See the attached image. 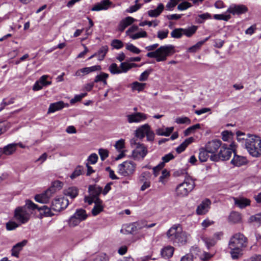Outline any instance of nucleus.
Listing matches in <instances>:
<instances>
[{"instance_id":"1","label":"nucleus","mask_w":261,"mask_h":261,"mask_svg":"<svg viewBox=\"0 0 261 261\" xmlns=\"http://www.w3.org/2000/svg\"><path fill=\"white\" fill-rule=\"evenodd\" d=\"M248 239L240 232L234 234L230 239L228 248L233 259H237L243 254L244 249L247 246Z\"/></svg>"},{"instance_id":"2","label":"nucleus","mask_w":261,"mask_h":261,"mask_svg":"<svg viewBox=\"0 0 261 261\" xmlns=\"http://www.w3.org/2000/svg\"><path fill=\"white\" fill-rule=\"evenodd\" d=\"M167 236L168 239L174 243L183 244L187 242L188 234L182 231L180 225L175 224L168 230Z\"/></svg>"},{"instance_id":"3","label":"nucleus","mask_w":261,"mask_h":261,"mask_svg":"<svg viewBox=\"0 0 261 261\" xmlns=\"http://www.w3.org/2000/svg\"><path fill=\"white\" fill-rule=\"evenodd\" d=\"M175 52V47L172 45H166L160 46L154 51L149 52L146 56L155 58L157 62L165 61L168 56L172 55Z\"/></svg>"},{"instance_id":"4","label":"nucleus","mask_w":261,"mask_h":261,"mask_svg":"<svg viewBox=\"0 0 261 261\" xmlns=\"http://www.w3.org/2000/svg\"><path fill=\"white\" fill-rule=\"evenodd\" d=\"M246 139L245 148L253 157L261 156V139L255 135L250 136Z\"/></svg>"},{"instance_id":"5","label":"nucleus","mask_w":261,"mask_h":261,"mask_svg":"<svg viewBox=\"0 0 261 261\" xmlns=\"http://www.w3.org/2000/svg\"><path fill=\"white\" fill-rule=\"evenodd\" d=\"M234 146L233 143L230 145V147H228V145L225 144H222L219 152L210 156L211 160L214 162L228 160L232 152H234Z\"/></svg>"},{"instance_id":"6","label":"nucleus","mask_w":261,"mask_h":261,"mask_svg":"<svg viewBox=\"0 0 261 261\" xmlns=\"http://www.w3.org/2000/svg\"><path fill=\"white\" fill-rule=\"evenodd\" d=\"M195 187L194 180L190 177L186 178L184 181L179 184L176 188V194L178 197L187 196Z\"/></svg>"},{"instance_id":"7","label":"nucleus","mask_w":261,"mask_h":261,"mask_svg":"<svg viewBox=\"0 0 261 261\" xmlns=\"http://www.w3.org/2000/svg\"><path fill=\"white\" fill-rule=\"evenodd\" d=\"M31 214L26 206H19L15 210L14 217L18 222L24 224L29 220Z\"/></svg>"},{"instance_id":"8","label":"nucleus","mask_w":261,"mask_h":261,"mask_svg":"<svg viewBox=\"0 0 261 261\" xmlns=\"http://www.w3.org/2000/svg\"><path fill=\"white\" fill-rule=\"evenodd\" d=\"M136 169V164L132 161H125L118 166L120 174L127 176L133 174Z\"/></svg>"},{"instance_id":"9","label":"nucleus","mask_w":261,"mask_h":261,"mask_svg":"<svg viewBox=\"0 0 261 261\" xmlns=\"http://www.w3.org/2000/svg\"><path fill=\"white\" fill-rule=\"evenodd\" d=\"M87 218L86 211L83 209H77L75 213L72 216L69 220V224L70 226H77L81 221L85 220Z\"/></svg>"},{"instance_id":"10","label":"nucleus","mask_w":261,"mask_h":261,"mask_svg":"<svg viewBox=\"0 0 261 261\" xmlns=\"http://www.w3.org/2000/svg\"><path fill=\"white\" fill-rule=\"evenodd\" d=\"M69 204V201L64 197L56 198L52 202L51 210L56 212H60L66 208Z\"/></svg>"},{"instance_id":"11","label":"nucleus","mask_w":261,"mask_h":261,"mask_svg":"<svg viewBox=\"0 0 261 261\" xmlns=\"http://www.w3.org/2000/svg\"><path fill=\"white\" fill-rule=\"evenodd\" d=\"M248 11L247 7L243 4H233L230 5L226 12L232 14L233 15H240L245 14Z\"/></svg>"},{"instance_id":"12","label":"nucleus","mask_w":261,"mask_h":261,"mask_svg":"<svg viewBox=\"0 0 261 261\" xmlns=\"http://www.w3.org/2000/svg\"><path fill=\"white\" fill-rule=\"evenodd\" d=\"M148 152L147 147L143 144H137L132 152V156L135 160H142Z\"/></svg>"},{"instance_id":"13","label":"nucleus","mask_w":261,"mask_h":261,"mask_svg":"<svg viewBox=\"0 0 261 261\" xmlns=\"http://www.w3.org/2000/svg\"><path fill=\"white\" fill-rule=\"evenodd\" d=\"M222 145V142L219 140H213L208 142L204 147L211 155L217 154L216 152L220 149Z\"/></svg>"},{"instance_id":"14","label":"nucleus","mask_w":261,"mask_h":261,"mask_svg":"<svg viewBox=\"0 0 261 261\" xmlns=\"http://www.w3.org/2000/svg\"><path fill=\"white\" fill-rule=\"evenodd\" d=\"M147 117L146 114L140 112L134 113L126 116L127 122L129 123H140L145 120Z\"/></svg>"},{"instance_id":"15","label":"nucleus","mask_w":261,"mask_h":261,"mask_svg":"<svg viewBox=\"0 0 261 261\" xmlns=\"http://www.w3.org/2000/svg\"><path fill=\"white\" fill-rule=\"evenodd\" d=\"M211 204V201L209 199H205L197 206L196 214L198 215L206 214L209 211Z\"/></svg>"},{"instance_id":"16","label":"nucleus","mask_w":261,"mask_h":261,"mask_svg":"<svg viewBox=\"0 0 261 261\" xmlns=\"http://www.w3.org/2000/svg\"><path fill=\"white\" fill-rule=\"evenodd\" d=\"M101 68L100 65H95L91 67H85L77 70L75 72L74 75L82 77L91 72L95 71H99L101 70Z\"/></svg>"},{"instance_id":"17","label":"nucleus","mask_w":261,"mask_h":261,"mask_svg":"<svg viewBox=\"0 0 261 261\" xmlns=\"http://www.w3.org/2000/svg\"><path fill=\"white\" fill-rule=\"evenodd\" d=\"M49 77L47 75L41 76L39 80L35 82L33 86V90L35 91L41 90L43 87L50 85L51 84V81H47L46 79Z\"/></svg>"},{"instance_id":"18","label":"nucleus","mask_w":261,"mask_h":261,"mask_svg":"<svg viewBox=\"0 0 261 261\" xmlns=\"http://www.w3.org/2000/svg\"><path fill=\"white\" fill-rule=\"evenodd\" d=\"M51 189H48L44 193L36 195L35 197V200L42 203L48 202L50 198L53 194Z\"/></svg>"},{"instance_id":"19","label":"nucleus","mask_w":261,"mask_h":261,"mask_svg":"<svg viewBox=\"0 0 261 261\" xmlns=\"http://www.w3.org/2000/svg\"><path fill=\"white\" fill-rule=\"evenodd\" d=\"M112 3L109 0H102L99 3H97L92 8L93 11H99L101 10H107L110 8Z\"/></svg>"},{"instance_id":"20","label":"nucleus","mask_w":261,"mask_h":261,"mask_svg":"<svg viewBox=\"0 0 261 261\" xmlns=\"http://www.w3.org/2000/svg\"><path fill=\"white\" fill-rule=\"evenodd\" d=\"M68 106L69 105L68 103H65L62 101L52 103L49 106L47 114L54 113L56 111L62 110L64 107H68Z\"/></svg>"},{"instance_id":"21","label":"nucleus","mask_w":261,"mask_h":261,"mask_svg":"<svg viewBox=\"0 0 261 261\" xmlns=\"http://www.w3.org/2000/svg\"><path fill=\"white\" fill-rule=\"evenodd\" d=\"M17 144L15 143L9 144L3 148H0V156L2 154L10 155L13 154L16 150Z\"/></svg>"},{"instance_id":"22","label":"nucleus","mask_w":261,"mask_h":261,"mask_svg":"<svg viewBox=\"0 0 261 261\" xmlns=\"http://www.w3.org/2000/svg\"><path fill=\"white\" fill-rule=\"evenodd\" d=\"M27 240H24L15 244L11 249V255L13 256L18 257L19 252L22 250L23 247L27 245Z\"/></svg>"},{"instance_id":"23","label":"nucleus","mask_w":261,"mask_h":261,"mask_svg":"<svg viewBox=\"0 0 261 261\" xmlns=\"http://www.w3.org/2000/svg\"><path fill=\"white\" fill-rule=\"evenodd\" d=\"M235 205L240 208H244L250 204V200L244 197L233 198Z\"/></svg>"},{"instance_id":"24","label":"nucleus","mask_w":261,"mask_h":261,"mask_svg":"<svg viewBox=\"0 0 261 261\" xmlns=\"http://www.w3.org/2000/svg\"><path fill=\"white\" fill-rule=\"evenodd\" d=\"M247 159L242 156L237 155L234 152V156L231 161V163L236 166H241L247 163Z\"/></svg>"},{"instance_id":"25","label":"nucleus","mask_w":261,"mask_h":261,"mask_svg":"<svg viewBox=\"0 0 261 261\" xmlns=\"http://www.w3.org/2000/svg\"><path fill=\"white\" fill-rule=\"evenodd\" d=\"M88 191L89 195L96 200L99 199L98 196L102 192V188L96 185H90L89 187Z\"/></svg>"},{"instance_id":"26","label":"nucleus","mask_w":261,"mask_h":261,"mask_svg":"<svg viewBox=\"0 0 261 261\" xmlns=\"http://www.w3.org/2000/svg\"><path fill=\"white\" fill-rule=\"evenodd\" d=\"M149 126L148 124H145L139 127L136 130V136L140 139H143L145 137Z\"/></svg>"},{"instance_id":"27","label":"nucleus","mask_w":261,"mask_h":261,"mask_svg":"<svg viewBox=\"0 0 261 261\" xmlns=\"http://www.w3.org/2000/svg\"><path fill=\"white\" fill-rule=\"evenodd\" d=\"M194 140L193 137H189L186 139L180 145L176 148V151L178 153H180L184 151L189 145L192 143Z\"/></svg>"},{"instance_id":"28","label":"nucleus","mask_w":261,"mask_h":261,"mask_svg":"<svg viewBox=\"0 0 261 261\" xmlns=\"http://www.w3.org/2000/svg\"><path fill=\"white\" fill-rule=\"evenodd\" d=\"M79 190L75 187H71L64 190V195L70 197L71 199L75 198L78 195Z\"/></svg>"},{"instance_id":"29","label":"nucleus","mask_w":261,"mask_h":261,"mask_svg":"<svg viewBox=\"0 0 261 261\" xmlns=\"http://www.w3.org/2000/svg\"><path fill=\"white\" fill-rule=\"evenodd\" d=\"M241 215L239 213L232 212L228 217V220L229 223L235 224L241 222Z\"/></svg>"},{"instance_id":"30","label":"nucleus","mask_w":261,"mask_h":261,"mask_svg":"<svg viewBox=\"0 0 261 261\" xmlns=\"http://www.w3.org/2000/svg\"><path fill=\"white\" fill-rule=\"evenodd\" d=\"M102 201L100 199H96L95 201V205L92 210V214L93 216H96L103 210V206L101 205Z\"/></svg>"},{"instance_id":"31","label":"nucleus","mask_w":261,"mask_h":261,"mask_svg":"<svg viewBox=\"0 0 261 261\" xmlns=\"http://www.w3.org/2000/svg\"><path fill=\"white\" fill-rule=\"evenodd\" d=\"M173 129V127L160 128L156 130V133L159 136H169Z\"/></svg>"},{"instance_id":"32","label":"nucleus","mask_w":261,"mask_h":261,"mask_svg":"<svg viewBox=\"0 0 261 261\" xmlns=\"http://www.w3.org/2000/svg\"><path fill=\"white\" fill-rule=\"evenodd\" d=\"M164 5L162 4L159 5L156 9L148 11V14L150 17H156L158 16L164 9Z\"/></svg>"},{"instance_id":"33","label":"nucleus","mask_w":261,"mask_h":261,"mask_svg":"<svg viewBox=\"0 0 261 261\" xmlns=\"http://www.w3.org/2000/svg\"><path fill=\"white\" fill-rule=\"evenodd\" d=\"M146 83L134 82L130 85V87L133 91H137L138 92L142 91L145 88Z\"/></svg>"},{"instance_id":"34","label":"nucleus","mask_w":261,"mask_h":261,"mask_svg":"<svg viewBox=\"0 0 261 261\" xmlns=\"http://www.w3.org/2000/svg\"><path fill=\"white\" fill-rule=\"evenodd\" d=\"M209 152L206 150L205 147H202L199 149V160L201 162H206L208 157Z\"/></svg>"},{"instance_id":"35","label":"nucleus","mask_w":261,"mask_h":261,"mask_svg":"<svg viewBox=\"0 0 261 261\" xmlns=\"http://www.w3.org/2000/svg\"><path fill=\"white\" fill-rule=\"evenodd\" d=\"M173 252L174 248L172 246H168L162 249L161 254L162 256L168 258L173 255Z\"/></svg>"},{"instance_id":"36","label":"nucleus","mask_w":261,"mask_h":261,"mask_svg":"<svg viewBox=\"0 0 261 261\" xmlns=\"http://www.w3.org/2000/svg\"><path fill=\"white\" fill-rule=\"evenodd\" d=\"M108 51V47L107 45L102 46L100 48L97 53H96V57L99 61H102L105 57Z\"/></svg>"},{"instance_id":"37","label":"nucleus","mask_w":261,"mask_h":261,"mask_svg":"<svg viewBox=\"0 0 261 261\" xmlns=\"http://www.w3.org/2000/svg\"><path fill=\"white\" fill-rule=\"evenodd\" d=\"M197 30V27L192 25L186 29H183V35H186L188 37L193 36Z\"/></svg>"},{"instance_id":"38","label":"nucleus","mask_w":261,"mask_h":261,"mask_svg":"<svg viewBox=\"0 0 261 261\" xmlns=\"http://www.w3.org/2000/svg\"><path fill=\"white\" fill-rule=\"evenodd\" d=\"M63 186V183L59 180H56L53 182L52 186L49 189H52L53 194L55 193L57 190H60Z\"/></svg>"},{"instance_id":"39","label":"nucleus","mask_w":261,"mask_h":261,"mask_svg":"<svg viewBox=\"0 0 261 261\" xmlns=\"http://www.w3.org/2000/svg\"><path fill=\"white\" fill-rule=\"evenodd\" d=\"M183 28L175 29L171 33L172 38H180L183 35Z\"/></svg>"},{"instance_id":"40","label":"nucleus","mask_w":261,"mask_h":261,"mask_svg":"<svg viewBox=\"0 0 261 261\" xmlns=\"http://www.w3.org/2000/svg\"><path fill=\"white\" fill-rule=\"evenodd\" d=\"M200 128V124H196L195 125H193L188 128H187L185 132H184V135L185 136H189L192 133H194V131L197 129Z\"/></svg>"},{"instance_id":"41","label":"nucleus","mask_w":261,"mask_h":261,"mask_svg":"<svg viewBox=\"0 0 261 261\" xmlns=\"http://www.w3.org/2000/svg\"><path fill=\"white\" fill-rule=\"evenodd\" d=\"M110 72L113 74H119L122 73L121 69L118 67L116 63H112L109 67Z\"/></svg>"},{"instance_id":"42","label":"nucleus","mask_w":261,"mask_h":261,"mask_svg":"<svg viewBox=\"0 0 261 261\" xmlns=\"http://www.w3.org/2000/svg\"><path fill=\"white\" fill-rule=\"evenodd\" d=\"M237 140L238 141H244V144L246 142V139H248L249 137L250 136H252L253 135L251 134H245L244 133L241 132H237Z\"/></svg>"},{"instance_id":"43","label":"nucleus","mask_w":261,"mask_h":261,"mask_svg":"<svg viewBox=\"0 0 261 261\" xmlns=\"http://www.w3.org/2000/svg\"><path fill=\"white\" fill-rule=\"evenodd\" d=\"M135 66H136L135 64H129L126 62H123L121 63L120 67L122 72H126L129 69Z\"/></svg>"},{"instance_id":"44","label":"nucleus","mask_w":261,"mask_h":261,"mask_svg":"<svg viewBox=\"0 0 261 261\" xmlns=\"http://www.w3.org/2000/svg\"><path fill=\"white\" fill-rule=\"evenodd\" d=\"M126 49L135 54H139L141 52L140 49L136 47L133 44L130 43H127L126 44Z\"/></svg>"},{"instance_id":"45","label":"nucleus","mask_w":261,"mask_h":261,"mask_svg":"<svg viewBox=\"0 0 261 261\" xmlns=\"http://www.w3.org/2000/svg\"><path fill=\"white\" fill-rule=\"evenodd\" d=\"M109 77V74L105 72H101L99 74L97 75L94 80V83H98L102 82L105 79H107Z\"/></svg>"},{"instance_id":"46","label":"nucleus","mask_w":261,"mask_h":261,"mask_svg":"<svg viewBox=\"0 0 261 261\" xmlns=\"http://www.w3.org/2000/svg\"><path fill=\"white\" fill-rule=\"evenodd\" d=\"M211 18V15L208 13H205L198 16L197 21L200 23H203L205 20Z\"/></svg>"},{"instance_id":"47","label":"nucleus","mask_w":261,"mask_h":261,"mask_svg":"<svg viewBox=\"0 0 261 261\" xmlns=\"http://www.w3.org/2000/svg\"><path fill=\"white\" fill-rule=\"evenodd\" d=\"M203 45L202 42H198L196 44L188 48L187 51L189 53H195L200 49Z\"/></svg>"},{"instance_id":"48","label":"nucleus","mask_w":261,"mask_h":261,"mask_svg":"<svg viewBox=\"0 0 261 261\" xmlns=\"http://www.w3.org/2000/svg\"><path fill=\"white\" fill-rule=\"evenodd\" d=\"M24 206H26L27 210H35L38 209L39 210V207L30 200H27L25 201V205Z\"/></svg>"},{"instance_id":"49","label":"nucleus","mask_w":261,"mask_h":261,"mask_svg":"<svg viewBox=\"0 0 261 261\" xmlns=\"http://www.w3.org/2000/svg\"><path fill=\"white\" fill-rule=\"evenodd\" d=\"M147 33L145 31H141L137 33L130 35V38L133 40L137 39L140 38H144L147 37Z\"/></svg>"},{"instance_id":"50","label":"nucleus","mask_w":261,"mask_h":261,"mask_svg":"<svg viewBox=\"0 0 261 261\" xmlns=\"http://www.w3.org/2000/svg\"><path fill=\"white\" fill-rule=\"evenodd\" d=\"M231 18L230 14H215L214 18L217 20H223L224 21H228Z\"/></svg>"},{"instance_id":"51","label":"nucleus","mask_w":261,"mask_h":261,"mask_svg":"<svg viewBox=\"0 0 261 261\" xmlns=\"http://www.w3.org/2000/svg\"><path fill=\"white\" fill-rule=\"evenodd\" d=\"M175 122L177 124H190L191 120L190 119L187 117H177Z\"/></svg>"},{"instance_id":"52","label":"nucleus","mask_w":261,"mask_h":261,"mask_svg":"<svg viewBox=\"0 0 261 261\" xmlns=\"http://www.w3.org/2000/svg\"><path fill=\"white\" fill-rule=\"evenodd\" d=\"M111 45L116 49H120L123 46V42L118 39H114L111 42Z\"/></svg>"},{"instance_id":"53","label":"nucleus","mask_w":261,"mask_h":261,"mask_svg":"<svg viewBox=\"0 0 261 261\" xmlns=\"http://www.w3.org/2000/svg\"><path fill=\"white\" fill-rule=\"evenodd\" d=\"M192 5L188 2H184L179 4L177 6V9L180 11L185 10L191 7Z\"/></svg>"},{"instance_id":"54","label":"nucleus","mask_w":261,"mask_h":261,"mask_svg":"<svg viewBox=\"0 0 261 261\" xmlns=\"http://www.w3.org/2000/svg\"><path fill=\"white\" fill-rule=\"evenodd\" d=\"M145 136H146L147 140L148 141L152 142L154 140L155 134L154 132L151 129L150 126L147 131Z\"/></svg>"},{"instance_id":"55","label":"nucleus","mask_w":261,"mask_h":261,"mask_svg":"<svg viewBox=\"0 0 261 261\" xmlns=\"http://www.w3.org/2000/svg\"><path fill=\"white\" fill-rule=\"evenodd\" d=\"M250 222H256L261 224V213H258L254 215L251 216L249 218Z\"/></svg>"},{"instance_id":"56","label":"nucleus","mask_w":261,"mask_h":261,"mask_svg":"<svg viewBox=\"0 0 261 261\" xmlns=\"http://www.w3.org/2000/svg\"><path fill=\"white\" fill-rule=\"evenodd\" d=\"M7 230H12L18 227V224L14 221H9L6 224Z\"/></svg>"},{"instance_id":"57","label":"nucleus","mask_w":261,"mask_h":261,"mask_svg":"<svg viewBox=\"0 0 261 261\" xmlns=\"http://www.w3.org/2000/svg\"><path fill=\"white\" fill-rule=\"evenodd\" d=\"M98 153L102 161H104L109 156V151L107 149L100 148L98 150Z\"/></svg>"},{"instance_id":"58","label":"nucleus","mask_w":261,"mask_h":261,"mask_svg":"<svg viewBox=\"0 0 261 261\" xmlns=\"http://www.w3.org/2000/svg\"><path fill=\"white\" fill-rule=\"evenodd\" d=\"M14 103V98H11L8 100L4 99L3 102L1 103V107L0 108V112L2 111L5 108V106Z\"/></svg>"},{"instance_id":"59","label":"nucleus","mask_w":261,"mask_h":261,"mask_svg":"<svg viewBox=\"0 0 261 261\" xmlns=\"http://www.w3.org/2000/svg\"><path fill=\"white\" fill-rule=\"evenodd\" d=\"M82 171L83 169L82 167H77L75 170L74 171V172L72 173V174L70 175V178L71 179H73L77 177L78 176L80 175L82 173Z\"/></svg>"},{"instance_id":"60","label":"nucleus","mask_w":261,"mask_h":261,"mask_svg":"<svg viewBox=\"0 0 261 261\" xmlns=\"http://www.w3.org/2000/svg\"><path fill=\"white\" fill-rule=\"evenodd\" d=\"M10 124L8 122H0V134L4 133L10 127Z\"/></svg>"},{"instance_id":"61","label":"nucleus","mask_w":261,"mask_h":261,"mask_svg":"<svg viewBox=\"0 0 261 261\" xmlns=\"http://www.w3.org/2000/svg\"><path fill=\"white\" fill-rule=\"evenodd\" d=\"M142 6V4H135L134 6L129 7V8L127 9L126 10V11L129 13L135 12L139 9H140L141 8Z\"/></svg>"},{"instance_id":"62","label":"nucleus","mask_w":261,"mask_h":261,"mask_svg":"<svg viewBox=\"0 0 261 261\" xmlns=\"http://www.w3.org/2000/svg\"><path fill=\"white\" fill-rule=\"evenodd\" d=\"M115 147L119 151H122V149L124 147V140L120 139L117 141L115 143Z\"/></svg>"},{"instance_id":"63","label":"nucleus","mask_w":261,"mask_h":261,"mask_svg":"<svg viewBox=\"0 0 261 261\" xmlns=\"http://www.w3.org/2000/svg\"><path fill=\"white\" fill-rule=\"evenodd\" d=\"M169 33L168 30L163 31H159L158 32L157 37L161 40L164 39L167 37Z\"/></svg>"},{"instance_id":"64","label":"nucleus","mask_w":261,"mask_h":261,"mask_svg":"<svg viewBox=\"0 0 261 261\" xmlns=\"http://www.w3.org/2000/svg\"><path fill=\"white\" fill-rule=\"evenodd\" d=\"M109 257L105 253H101L97 255L94 261H109Z\"/></svg>"}]
</instances>
